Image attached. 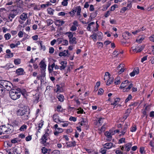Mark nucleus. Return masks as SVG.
Wrapping results in <instances>:
<instances>
[{
  "label": "nucleus",
  "instance_id": "79ce46f5",
  "mask_svg": "<svg viewBox=\"0 0 154 154\" xmlns=\"http://www.w3.org/2000/svg\"><path fill=\"white\" fill-rule=\"evenodd\" d=\"M105 148L103 147V148H102L100 149V152L102 154H105L106 153V150L105 149Z\"/></svg>",
  "mask_w": 154,
  "mask_h": 154
},
{
  "label": "nucleus",
  "instance_id": "dca6fc26",
  "mask_svg": "<svg viewBox=\"0 0 154 154\" xmlns=\"http://www.w3.org/2000/svg\"><path fill=\"white\" fill-rule=\"evenodd\" d=\"M65 22L60 20H57L54 22V23L56 26H60L64 23Z\"/></svg>",
  "mask_w": 154,
  "mask_h": 154
},
{
  "label": "nucleus",
  "instance_id": "72a5a7b5",
  "mask_svg": "<svg viewBox=\"0 0 154 154\" xmlns=\"http://www.w3.org/2000/svg\"><path fill=\"white\" fill-rule=\"evenodd\" d=\"M87 124V121L86 119H83L80 123V125L81 126H85Z\"/></svg>",
  "mask_w": 154,
  "mask_h": 154
},
{
  "label": "nucleus",
  "instance_id": "774afa93",
  "mask_svg": "<svg viewBox=\"0 0 154 154\" xmlns=\"http://www.w3.org/2000/svg\"><path fill=\"white\" fill-rule=\"evenodd\" d=\"M149 116L152 118L154 117V111H152L150 112Z\"/></svg>",
  "mask_w": 154,
  "mask_h": 154
},
{
  "label": "nucleus",
  "instance_id": "c756f323",
  "mask_svg": "<svg viewBox=\"0 0 154 154\" xmlns=\"http://www.w3.org/2000/svg\"><path fill=\"white\" fill-rule=\"evenodd\" d=\"M105 135L108 138L111 139L112 138V135L110 132L106 131L105 133Z\"/></svg>",
  "mask_w": 154,
  "mask_h": 154
},
{
  "label": "nucleus",
  "instance_id": "0eeeda50",
  "mask_svg": "<svg viewBox=\"0 0 154 154\" xmlns=\"http://www.w3.org/2000/svg\"><path fill=\"white\" fill-rule=\"evenodd\" d=\"M27 112L25 109H19L17 112V114L18 116H23L26 114Z\"/></svg>",
  "mask_w": 154,
  "mask_h": 154
},
{
  "label": "nucleus",
  "instance_id": "f8f14e48",
  "mask_svg": "<svg viewBox=\"0 0 154 154\" xmlns=\"http://www.w3.org/2000/svg\"><path fill=\"white\" fill-rule=\"evenodd\" d=\"M20 148L17 147H15L13 148L12 149V153L10 152V154H20V151H19Z\"/></svg>",
  "mask_w": 154,
  "mask_h": 154
},
{
  "label": "nucleus",
  "instance_id": "c03bdc74",
  "mask_svg": "<svg viewBox=\"0 0 154 154\" xmlns=\"http://www.w3.org/2000/svg\"><path fill=\"white\" fill-rule=\"evenodd\" d=\"M5 92V90L3 88L0 86V96H2Z\"/></svg>",
  "mask_w": 154,
  "mask_h": 154
},
{
  "label": "nucleus",
  "instance_id": "9d476101",
  "mask_svg": "<svg viewBox=\"0 0 154 154\" xmlns=\"http://www.w3.org/2000/svg\"><path fill=\"white\" fill-rule=\"evenodd\" d=\"M6 127L7 128V130L8 131V133H7V134H9L11 133L13 131V125L8 124L6 125Z\"/></svg>",
  "mask_w": 154,
  "mask_h": 154
},
{
  "label": "nucleus",
  "instance_id": "1a4fd4ad",
  "mask_svg": "<svg viewBox=\"0 0 154 154\" xmlns=\"http://www.w3.org/2000/svg\"><path fill=\"white\" fill-rule=\"evenodd\" d=\"M124 70L125 69L124 68L123 66L120 64L118 66L116 69V71L118 72V73L119 74H120L124 72Z\"/></svg>",
  "mask_w": 154,
  "mask_h": 154
},
{
  "label": "nucleus",
  "instance_id": "8fccbe9b",
  "mask_svg": "<svg viewBox=\"0 0 154 154\" xmlns=\"http://www.w3.org/2000/svg\"><path fill=\"white\" fill-rule=\"evenodd\" d=\"M68 44V42L67 40L65 39L63 41L62 44L64 45H67Z\"/></svg>",
  "mask_w": 154,
  "mask_h": 154
},
{
  "label": "nucleus",
  "instance_id": "39448f33",
  "mask_svg": "<svg viewBox=\"0 0 154 154\" xmlns=\"http://www.w3.org/2000/svg\"><path fill=\"white\" fill-rule=\"evenodd\" d=\"M6 126L5 125H3L0 127V135L2 134H6L8 132L7 130Z\"/></svg>",
  "mask_w": 154,
  "mask_h": 154
},
{
  "label": "nucleus",
  "instance_id": "ea45409f",
  "mask_svg": "<svg viewBox=\"0 0 154 154\" xmlns=\"http://www.w3.org/2000/svg\"><path fill=\"white\" fill-rule=\"evenodd\" d=\"M46 22L48 26H50L54 22L53 20L51 19L47 20H46Z\"/></svg>",
  "mask_w": 154,
  "mask_h": 154
},
{
  "label": "nucleus",
  "instance_id": "de8ad7c7",
  "mask_svg": "<svg viewBox=\"0 0 154 154\" xmlns=\"http://www.w3.org/2000/svg\"><path fill=\"white\" fill-rule=\"evenodd\" d=\"M21 63V61L20 59H16L14 60V63L16 65H19Z\"/></svg>",
  "mask_w": 154,
  "mask_h": 154
},
{
  "label": "nucleus",
  "instance_id": "a19ab883",
  "mask_svg": "<svg viewBox=\"0 0 154 154\" xmlns=\"http://www.w3.org/2000/svg\"><path fill=\"white\" fill-rule=\"evenodd\" d=\"M94 23V22H92L91 23H89L88 25V26L87 27V29L88 31H90L91 30V26Z\"/></svg>",
  "mask_w": 154,
  "mask_h": 154
},
{
  "label": "nucleus",
  "instance_id": "5fc2aeb1",
  "mask_svg": "<svg viewBox=\"0 0 154 154\" xmlns=\"http://www.w3.org/2000/svg\"><path fill=\"white\" fill-rule=\"evenodd\" d=\"M97 34L95 33H94L91 36L92 38L94 40H96L97 39Z\"/></svg>",
  "mask_w": 154,
  "mask_h": 154
},
{
  "label": "nucleus",
  "instance_id": "4d7b16f0",
  "mask_svg": "<svg viewBox=\"0 0 154 154\" xmlns=\"http://www.w3.org/2000/svg\"><path fill=\"white\" fill-rule=\"evenodd\" d=\"M140 152L142 154H143L145 153V151L144 150V147H141L140 148Z\"/></svg>",
  "mask_w": 154,
  "mask_h": 154
},
{
  "label": "nucleus",
  "instance_id": "412c9836",
  "mask_svg": "<svg viewBox=\"0 0 154 154\" xmlns=\"http://www.w3.org/2000/svg\"><path fill=\"white\" fill-rule=\"evenodd\" d=\"M111 2H108L106 5H104L103 6V8L102 9L103 11H105L108 8L110 5Z\"/></svg>",
  "mask_w": 154,
  "mask_h": 154
},
{
  "label": "nucleus",
  "instance_id": "a211bd4d",
  "mask_svg": "<svg viewBox=\"0 0 154 154\" xmlns=\"http://www.w3.org/2000/svg\"><path fill=\"white\" fill-rule=\"evenodd\" d=\"M113 145L112 143H105L104 145V147L106 149H109L112 148Z\"/></svg>",
  "mask_w": 154,
  "mask_h": 154
},
{
  "label": "nucleus",
  "instance_id": "2eb2a0df",
  "mask_svg": "<svg viewBox=\"0 0 154 154\" xmlns=\"http://www.w3.org/2000/svg\"><path fill=\"white\" fill-rule=\"evenodd\" d=\"M129 83V81L128 80H126L123 82L121 84L120 88H123L127 86Z\"/></svg>",
  "mask_w": 154,
  "mask_h": 154
},
{
  "label": "nucleus",
  "instance_id": "680f3d73",
  "mask_svg": "<svg viewBox=\"0 0 154 154\" xmlns=\"http://www.w3.org/2000/svg\"><path fill=\"white\" fill-rule=\"evenodd\" d=\"M103 92V90L102 88H100L98 91V94L100 95H102Z\"/></svg>",
  "mask_w": 154,
  "mask_h": 154
},
{
  "label": "nucleus",
  "instance_id": "13d9d810",
  "mask_svg": "<svg viewBox=\"0 0 154 154\" xmlns=\"http://www.w3.org/2000/svg\"><path fill=\"white\" fill-rule=\"evenodd\" d=\"M76 12V10H73L72 11L70 12L69 13L71 15V16L72 17L74 15V14Z\"/></svg>",
  "mask_w": 154,
  "mask_h": 154
},
{
  "label": "nucleus",
  "instance_id": "864d4df0",
  "mask_svg": "<svg viewBox=\"0 0 154 154\" xmlns=\"http://www.w3.org/2000/svg\"><path fill=\"white\" fill-rule=\"evenodd\" d=\"M125 138H122L119 140V143L120 144L123 143H125Z\"/></svg>",
  "mask_w": 154,
  "mask_h": 154
},
{
  "label": "nucleus",
  "instance_id": "393cba45",
  "mask_svg": "<svg viewBox=\"0 0 154 154\" xmlns=\"http://www.w3.org/2000/svg\"><path fill=\"white\" fill-rule=\"evenodd\" d=\"M44 121L43 120H41L38 123V130H40L42 127L43 125L44 124Z\"/></svg>",
  "mask_w": 154,
  "mask_h": 154
},
{
  "label": "nucleus",
  "instance_id": "4c0bfd02",
  "mask_svg": "<svg viewBox=\"0 0 154 154\" xmlns=\"http://www.w3.org/2000/svg\"><path fill=\"white\" fill-rule=\"evenodd\" d=\"M41 74L40 76L41 77L45 78V70H41Z\"/></svg>",
  "mask_w": 154,
  "mask_h": 154
},
{
  "label": "nucleus",
  "instance_id": "20e7f679",
  "mask_svg": "<svg viewBox=\"0 0 154 154\" xmlns=\"http://www.w3.org/2000/svg\"><path fill=\"white\" fill-rule=\"evenodd\" d=\"M49 134L48 132H45L42 137L40 139V143L42 144H44L48 138Z\"/></svg>",
  "mask_w": 154,
  "mask_h": 154
},
{
  "label": "nucleus",
  "instance_id": "7c9ffc66",
  "mask_svg": "<svg viewBox=\"0 0 154 154\" xmlns=\"http://www.w3.org/2000/svg\"><path fill=\"white\" fill-rule=\"evenodd\" d=\"M27 125H22L20 128L19 130L21 131H24L27 129Z\"/></svg>",
  "mask_w": 154,
  "mask_h": 154
},
{
  "label": "nucleus",
  "instance_id": "f03ea898",
  "mask_svg": "<svg viewBox=\"0 0 154 154\" xmlns=\"http://www.w3.org/2000/svg\"><path fill=\"white\" fill-rule=\"evenodd\" d=\"M0 85L9 91L13 87L12 84L10 82L5 80H0Z\"/></svg>",
  "mask_w": 154,
  "mask_h": 154
},
{
  "label": "nucleus",
  "instance_id": "37998d69",
  "mask_svg": "<svg viewBox=\"0 0 154 154\" xmlns=\"http://www.w3.org/2000/svg\"><path fill=\"white\" fill-rule=\"evenodd\" d=\"M5 56L6 58H11L13 56V53L10 52V53L5 55Z\"/></svg>",
  "mask_w": 154,
  "mask_h": 154
},
{
  "label": "nucleus",
  "instance_id": "49530a36",
  "mask_svg": "<svg viewBox=\"0 0 154 154\" xmlns=\"http://www.w3.org/2000/svg\"><path fill=\"white\" fill-rule=\"evenodd\" d=\"M132 96L131 94H130L128 95V97L126 99L125 103H127L129 100H131L132 99Z\"/></svg>",
  "mask_w": 154,
  "mask_h": 154
},
{
  "label": "nucleus",
  "instance_id": "e2e57ef3",
  "mask_svg": "<svg viewBox=\"0 0 154 154\" xmlns=\"http://www.w3.org/2000/svg\"><path fill=\"white\" fill-rule=\"evenodd\" d=\"M69 120L70 121H73L74 122L76 121V118L75 117L71 116L69 118Z\"/></svg>",
  "mask_w": 154,
  "mask_h": 154
},
{
  "label": "nucleus",
  "instance_id": "a878e982",
  "mask_svg": "<svg viewBox=\"0 0 154 154\" xmlns=\"http://www.w3.org/2000/svg\"><path fill=\"white\" fill-rule=\"evenodd\" d=\"M17 89L18 91L20 92V95L21 94L23 95H24L26 92V90L25 89H22L20 88H18Z\"/></svg>",
  "mask_w": 154,
  "mask_h": 154
},
{
  "label": "nucleus",
  "instance_id": "f704fd0d",
  "mask_svg": "<svg viewBox=\"0 0 154 154\" xmlns=\"http://www.w3.org/2000/svg\"><path fill=\"white\" fill-rule=\"evenodd\" d=\"M120 100V99L119 98H116L114 102L111 104V105L116 106L117 104V102H119Z\"/></svg>",
  "mask_w": 154,
  "mask_h": 154
},
{
  "label": "nucleus",
  "instance_id": "423d86ee",
  "mask_svg": "<svg viewBox=\"0 0 154 154\" xmlns=\"http://www.w3.org/2000/svg\"><path fill=\"white\" fill-rule=\"evenodd\" d=\"M53 118L54 121L57 123L59 124L61 122H63L64 121L61 120L59 118V116L57 114H54L53 116Z\"/></svg>",
  "mask_w": 154,
  "mask_h": 154
},
{
  "label": "nucleus",
  "instance_id": "aec40b11",
  "mask_svg": "<svg viewBox=\"0 0 154 154\" xmlns=\"http://www.w3.org/2000/svg\"><path fill=\"white\" fill-rule=\"evenodd\" d=\"M68 53V50H64L63 52H60L59 55L60 57L66 56Z\"/></svg>",
  "mask_w": 154,
  "mask_h": 154
},
{
  "label": "nucleus",
  "instance_id": "052dcab7",
  "mask_svg": "<svg viewBox=\"0 0 154 154\" xmlns=\"http://www.w3.org/2000/svg\"><path fill=\"white\" fill-rule=\"evenodd\" d=\"M48 13L50 15H53V10L51 8L48 9Z\"/></svg>",
  "mask_w": 154,
  "mask_h": 154
},
{
  "label": "nucleus",
  "instance_id": "2f4dec72",
  "mask_svg": "<svg viewBox=\"0 0 154 154\" xmlns=\"http://www.w3.org/2000/svg\"><path fill=\"white\" fill-rule=\"evenodd\" d=\"M120 77H118L115 80V83L116 85L119 84L120 83Z\"/></svg>",
  "mask_w": 154,
  "mask_h": 154
},
{
  "label": "nucleus",
  "instance_id": "7ed1b4c3",
  "mask_svg": "<svg viewBox=\"0 0 154 154\" xmlns=\"http://www.w3.org/2000/svg\"><path fill=\"white\" fill-rule=\"evenodd\" d=\"M19 11V10H14V12L12 11L10 12L8 16V18L11 21H12L13 19L18 14Z\"/></svg>",
  "mask_w": 154,
  "mask_h": 154
},
{
  "label": "nucleus",
  "instance_id": "473e14b6",
  "mask_svg": "<svg viewBox=\"0 0 154 154\" xmlns=\"http://www.w3.org/2000/svg\"><path fill=\"white\" fill-rule=\"evenodd\" d=\"M39 45H40L41 49L43 50V51H44L45 50V45H43L42 44V42L40 41L39 42Z\"/></svg>",
  "mask_w": 154,
  "mask_h": 154
},
{
  "label": "nucleus",
  "instance_id": "58836bf2",
  "mask_svg": "<svg viewBox=\"0 0 154 154\" xmlns=\"http://www.w3.org/2000/svg\"><path fill=\"white\" fill-rule=\"evenodd\" d=\"M104 119V118H99L98 120L97 123H98L100 125H101L103 123V120Z\"/></svg>",
  "mask_w": 154,
  "mask_h": 154
},
{
  "label": "nucleus",
  "instance_id": "5701e85b",
  "mask_svg": "<svg viewBox=\"0 0 154 154\" xmlns=\"http://www.w3.org/2000/svg\"><path fill=\"white\" fill-rule=\"evenodd\" d=\"M57 97L58 100L60 102H63L64 100V97L62 94H59L57 95Z\"/></svg>",
  "mask_w": 154,
  "mask_h": 154
},
{
  "label": "nucleus",
  "instance_id": "f257e3e1",
  "mask_svg": "<svg viewBox=\"0 0 154 154\" xmlns=\"http://www.w3.org/2000/svg\"><path fill=\"white\" fill-rule=\"evenodd\" d=\"M9 96L11 98L15 100L19 99L20 97V92H18L17 89H12L9 90Z\"/></svg>",
  "mask_w": 154,
  "mask_h": 154
},
{
  "label": "nucleus",
  "instance_id": "4be33fe9",
  "mask_svg": "<svg viewBox=\"0 0 154 154\" xmlns=\"http://www.w3.org/2000/svg\"><path fill=\"white\" fill-rule=\"evenodd\" d=\"M40 67L41 68V70H45L46 65L45 63V62L42 61L40 63Z\"/></svg>",
  "mask_w": 154,
  "mask_h": 154
},
{
  "label": "nucleus",
  "instance_id": "ddd939ff",
  "mask_svg": "<svg viewBox=\"0 0 154 154\" xmlns=\"http://www.w3.org/2000/svg\"><path fill=\"white\" fill-rule=\"evenodd\" d=\"M132 145V142L128 143L125 145V148L127 151H129L131 149V146Z\"/></svg>",
  "mask_w": 154,
  "mask_h": 154
},
{
  "label": "nucleus",
  "instance_id": "9b49d317",
  "mask_svg": "<svg viewBox=\"0 0 154 154\" xmlns=\"http://www.w3.org/2000/svg\"><path fill=\"white\" fill-rule=\"evenodd\" d=\"M139 72V70L138 67L134 69L133 71L130 73V75L131 77L134 76L136 74H138Z\"/></svg>",
  "mask_w": 154,
  "mask_h": 154
},
{
  "label": "nucleus",
  "instance_id": "09e8293b",
  "mask_svg": "<svg viewBox=\"0 0 154 154\" xmlns=\"http://www.w3.org/2000/svg\"><path fill=\"white\" fill-rule=\"evenodd\" d=\"M56 86L57 87V90L56 91V92H61V89L62 88H61L60 87V86L58 85H57Z\"/></svg>",
  "mask_w": 154,
  "mask_h": 154
},
{
  "label": "nucleus",
  "instance_id": "603ef678",
  "mask_svg": "<svg viewBox=\"0 0 154 154\" xmlns=\"http://www.w3.org/2000/svg\"><path fill=\"white\" fill-rule=\"evenodd\" d=\"M63 122V124H62L60 125H61L63 126V127H66L68 125V123L67 122L64 121V122Z\"/></svg>",
  "mask_w": 154,
  "mask_h": 154
},
{
  "label": "nucleus",
  "instance_id": "6e6d98bb",
  "mask_svg": "<svg viewBox=\"0 0 154 154\" xmlns=\"http://www.w3.org/2000/svg\"><path fill=\"white\" fill-rule=\"evenodd\" d=\"M117 7V5L116 4L112 5L110 8V10L111 11H113Z\"/></svg>",
  "mask_w": 154,
  "mask_h": 154
},
{
  "label": "nucleus",
  "instance_id": "f3484780",
  "mask_svg": "<svg viewBox=\"0 0 154 154\" xmlns=\"http://www.w3.org/2000/svg\"><path fill=\"white\" fill-rule=\"evenodd\" d=\"M20 19L22 20L25 21L28 18L27 14L23 13L20 16Z\"/></svg>",
  "mask_w": 154,
  "mask_h": 154
},
{
  "label": "nucleus",
  "instance_id": "cd10ccee",
  "mask_svg": "<svg viewBox=\"0 0 154 154\" xmlns=\"http://www.w3.org/2000/svg\"><path fill=\"white\" fill-rule=\"evenodd\" d=\"M77 11V15L78 16L80 15V13L81 11V8L80 6H77L76 8Z\"/></svg>",
  "mask_w": 154,
  "mask_h": 154
},
{
  "label": "nucleus",
  "instance_id": "0e129e2a",
  "mask_svg": "<svg viewBox=\"0 0 154 154\" xmlns=\"http://www.w3.org/2000/svg\"><path fill=\"white\" fill-rule=\"evenodd\" d=\"M144 39V38L143 37H141L139 39H137L136 40V42L138 43H140L142 42V41Z\"/></svg>",
  "mask_w": 154,
  "mask_h": 154
},
{
  "label": "nucleus",
  "instance_id": "a18cd8bd",
  "mask_svg": "<svg viewBox=\"0 0 154 154\" xmlns=\"http://www.w3.org/2000/svg\"><path fill=\"white\" fill-rule=\"evenodd\" d=\"M42 152L44 154H45L47 152L48 150L45 147H43L42 149Z\"/></svg>",
  "mask_w": 154,
  "mask_h": 154
},
{
  "label": "nucleus",
  "instance_id": "c9c22d12",
  "mask_svg": "<svg viewBox=\"0 0 154 154\" xmlns=\"http://www.w3.org/2000/svg\"><path fill=\"white\" fill-rule=\"evenodd\" d=\"M4 37L6 40H9L11 37V35L9 33L6 34L4 35Z\"/></svg>",
  "mask_w": 154,
  "mask_h": 154
},
{
  "label": "nucleus",
  "instance_id": "6ab92c4d",
  "mask_svg": "<svg viewBox=\"0 0 154 154\" xmlns=\"http://www.w3.org/2000/svg\"><path fill=\"white\" fill-rule=\"evenodd\" d=\"M66 146L69 147L74 146L76 145V143L75 141H70L66 143Z\"/></svg>",
  "mask_w": 154,
  "mask_h": 154
},
{
  "label": "nucleus",
  "instance_id": "338daca9",
  "mask_svg": "<svg viewBox=\"0 0 154 154\" xmlns=\"http://www.w3.org/2000/svg\"><path fill=\"white\" fill-rule=\"evenodd\" d=\"M149 106H145L144 109L142 110L147 112L149 111Z\"/></svg>",
  "mask_w": 154,
  "mask_h": 154
},
{
  "label": "nucleus",
  "instance_id": "4468645a",
  "mask_svg": "<svg viewBox=\"0 0 154 154\" xmlns=\"http://www.w3.org/2000/svg\"><path fill=\"white\" fill-rule=\"evenodd\" d=\"M60 64L61 66L60 67V69L61 70H63L66 66L67 62L66 61H62L60 62Z\"/></svg>",
  "mask_w": 154,
  "mask_h": 154
},
{
  "label": "nucleus",
  "instance_id": "bb28decb",
  "mask_svg": "<svg viewBox=\"0 0 154 154\" xmlns=\"http://www.w3.org/2000/svg\"><path fill=\"white\" fill-rule=\"evenodd\" d=\"M65 34L67 35L69 39L73 37V34L71 32H67L65 33Z\"/></svg>",
  "mask_w": 154,
  "mask_h": 154
},
{
  "label": "nucleus",
  "instance_id": "c85d7f7f",
  "mask_svg": "<svg viewBox=\"0 0 154 154\" xmlns=\"http://www.w3.org/2000/svg\"><path fill=\"white\" fill-rule=\"evenodd\" d=\"M14 6L11 5L8 7L7 8L11 12H14V11L16 10H19H19L18 9H14Z\"/></svg>",
  "mask_w": 154,
  "mask_h": 154
},
{
  "label": "nucleus",
  "instance_id": "e433bc0d",
  "mask_svg": "<svg viewBox=\"0 0 154 154\" xmlns=\"http://www.w3.org/2000/svg\"><path fill=\"white\" fill-rule=\"evenodd\" d=\"M69 0H63V1L61 2V4L62 5L66 6L67 5Z\"/></svg>",
  "mask_w": 154,
  "mask_h": 154
},
{
  "label": "nucleus",
  "instance_id": "bf43d9fd",
  "mask_svg": "<svg viewBox=\"0 0 154 154\" xmlns=\"http://www.w3.org/2000/svg\"><path fill=\"white\" fill-rule=\"evenodd\" d=\"M78 110H79V111L77 112L78 114H82L84 112L83 109L80 107L78 109Z\"/></svg>",
  "mask_w": 154,
  "mask_h": 154
},
{
  "label": "nucleus",
  "instance_id": "b1692460",
  "mask_svg": "<svg viewBox=\"0 0 154 154\" xmlns=\"http://www.w3.org/2000/svg\"><path fill=\"white\" fill-rule=\"evenodd\" d=\"M76 38L75 37H73L69 39V43L70 44H76L77 42L76 41Z\"/></svg>",
  "mask_w": 154,
  "mask_h": 154
},
{
  "label": "nucleus",
  "instance_id": "6e6552de",
  "mask_svg": "<svg viewBox=\"0 0 154 154\" xmlns=\"http://www.w3.org/2000/svg\"><path fill=\"white\" fill-rule=\"evenodd\" d=\"M16 74L18 75H23L25 74L24 69L22 68H20L16 70Z\"/></svg>",
  "mask_w": 154,
  "mask_h": 154
},
{
  "label": "nucleus",
  "instance_id": "69168bd1",
  "mask_svg": "<svg viewBox=\"0 0 154 154\" xmlns=\"http://www.w3.org/2000/svg\"><path fill=\"white\" fill-rule=\"evenodd\" d=\"M128 126V123H126L124 126V128L123 129V130L126 132V129L127 128Z\"/></svg>",
  "mask_w": 154,
  "mask_h": 154
},
{
  "label": "nucleus",
  "instance_id": "3c124183",
  "mask_svg": "<svg viewBox=\"0 0 154 154\" xmlns=\"http://www.w3.org/2000/svg\"><path fill=\"white\" fill-rule=\"evenodd\" d=\"M76 26L74 25H72L70 28V30L71 31H75L76 30Z\"/></svg>",
  "mask_w": 154,
  "mask_h": 154
}]
</instances>
